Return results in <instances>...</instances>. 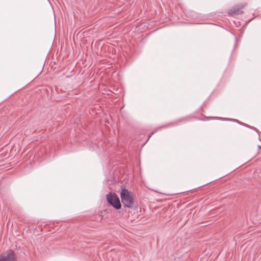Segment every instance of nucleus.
<instances>
[{
  "instance_id": "obj_2",
  "label": "nucleus",
  "mask_w": 261,
  "mask_h": 261,
  "mask_svg": "<svg viewBox=\"0 0 261 261\" xmlns=\"http://www.w3.org/2000/svg\"><path fill=\"white\" fill-rule=\"evenodd\" d=\"M106 198L108 202L112 205L115 208L119 210L121 208V204L119 198L114 193H109L106 195Z\"/></svg>"
},
{
  "instance_id": "obj_3",
  "label": "nucleus",
  "mask_w": 261,
  "mask_h": 261,
  "mask_svg": "<svg viewBox=\"0 0 261 261\" xmlns=\"http://www.w3.org/2000/svg\"><path fill=\"white\" fill-rule=\"evenodd\" d=\"M0 261H17L14 252L10 250L6 254L1 255Z\"/></svg>"
},
{
  "instance_id": "obj_4",
  "label": "nucleus",
  "mask_w": 261,
  "mask_h": 261,
  "mask_svg": "<svg viewBox=\"0 0 261 261\" xmlns=\"http://www.w3.org/2000/svg\"><path fill=\"white\" fill-rule=\"evenodd\" d=\"M242 8H240L239 6H236L232 7L230 9L229 11V14L231 15H238L243 13V11L242 10Z\"/></svg>"
},
{
  "instance_id": "obj_1",
  "label": "nucleus",
  "mask_w": 261,
  "mask_h": 261,
  "mask_svg": "<svg viewBox=\"0 0 261 261\" xmlns=\"http://www.w3.org/2000/svg\"><path fill=\"white\" fill-rule=\"evenodd\" d=\"M121 201L125 207L131 208L134 204V198L132 193L128 190L123 188L120 193Z\"/></svg>"
},
{
  "instance_id": "obj_5",
  "label": "nucleus",
  "mask_w": 261,
  "mask_h": 261,
  "mask_svg": "<svg viewBox=\"0 0 261 261\" xmlns=\"http://www.w3.org/2000/svg\"><path fill=\"white\" fill-rule=\"evenodd\" d=\"M153 134V132H152L149 136V138H150L151 137V136Z\"/></svg>"
}]
</instances>
